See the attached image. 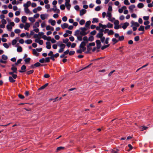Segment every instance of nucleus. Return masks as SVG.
I'll return each mask as SVG.
<instances>
[{
    "label": "nucleus",
    "mask_w": 153,
    "mask_h": 153,
    "mask_svg": "<svg viewBox=\"0 0 153 153\" xmlns=\"http://www.w3.org/2000/svg\"><path fill=\"white\" fill-rule=\"evenodd\" d=\"M11 70L13 71L15 73H17V68L16 67H12Z\"/></svg>",
    "instance_id": "obj_26"
},
{
    "label": "nucleus",
    "mask_w": 153,
    "mask_h": 153,
    "mask_svg": "<svg viewBox=\"0 0 153 153\" xmlns=\"http://www.w3.org/2000/svg\"><path fill=\"white\" fill-rule=\"evenodd\" d=\"M30 26V25L27 22H26L25 23V25L24 27V28L25 30H28V28Z\"/></svg>",
    "instance_id": "obj_15"
},
{
    "label": "nucleus",
    "mask_w": 153,
    "mask_h": 153,
    "mask_svg": "<svg viewBox=\"0 0 153 153\" xmlns=\"http://www.w3.org/2000/svg\"><path fill=\"white\" fill-rule=\"evenodd\" d=\"M33 72L34 70H32L26 72V73L28 75L32 74L33 73Z\"/></svg>",
    "instance_id": "obj_29"
},
{
    "label": "nucleus",
    "mask_w": 153,
    "mask_h": 153,
    "mask_svg": "<svg viewBox=\"0 0 153 153\" xmlns=\"http://www.w3.org/2000/svg\"><path fill=\"white\" fill-rule=\"evenodd\" d=\"M6 27L9 31H11V29H12V27L11 26V25H7Z\"/></svg>",
    "instance_id": "obj_27"
},
{
    "label": "nucleus",
    "mask_w": 153,
    "mask_h": 153,
    "mask_svg": "<svg viewBox=\"0 0 153 153\" xmlns=\"http://www.w3.org/2000/svg\"><path fill=\"white\" fill-rule=\"evenodd\" d=\"M124 3L126 5H129L130 4L128 0H125L124 1Z\"/></svg>",
    "instance_id": "obj_49"
},
{
    "label": "nucleus",
    "mask_w": 153,
    "mask_h": 153,
    "mask_svg": "<svg viewBox=\"0 0 153 153\" xmlns=\"http://www.w3.org/2000/svg\"><path fill=\"white\" fill-rule=\"evenodd\" d=\"M100 6H97L95 9V10L96 11H99L100 10Z\"/></svg>",
    "instance_id": "obj_57"
},
{
    "label": "nucleus",
    "mask_w": 153,
    "mask_h": 153,
    "mask_svg": "<svg viewBox=\"0 0 153 153\" xmlns=\"http://www.w3.org/2000/svg\"><path fill=\"white\" fill-rule=\"evenodd\" d=\"M30 58H28L25 59L24 61L26 63H27L30 62Z\"/></svg>",
    "instance_id": "obj_43"
},
{
    "label": "nucleus",
    "mask_w": 153,
    "mask_h": 153,
    "mask_svg": "<svg viewBox=\"0 0 153 153\" xmlns=\"http://www.w3.org/2000/svg\"><path fill=\"white\" fill-rule=\"evenodd\" d=\"M33 50V53L36 55V56H38L39 55V53H37L36 51V50L35 49H33L32 50Z\"/></svg>",
    "instance_id": "obj_37"
},
{
    "label": "nucleus",
    "mask_w": 153,
    "mask_h": 153,
    "mask_svg": "<svg viewBox=\"0 0 153 153\" xmlns=\"http://www.w3.org/2000/svg\"><path fill=\"white\" fill-rule=\"evenodd\" d=\"M96 43L97 44V48L98 49H100L101 46L100 41L98 39L96 41Z\"/></svg>",
    "instance_id": "obj_2"
},
{
    "label": "nucleus",
    "mask_w": 153,
    "mask_h": 153,
    "mask_svg": "<svg viewBox=\"0 0 153 153\" xmlns=\"http://www.w3.org/2000/svg\"><path fill=\"white\" fill-rule=\"evenodd\" d=\"M138 30L139 31H144V27L143 26L141 25L138 29Z\"/></svg>",
    "instance_id": "obj_22"
},
{
    "label": "nucleus",
    "mask_w": 153,
    "mask_h": 153,
    "mask_svg": "<svg viewBox=\"0 0 153 153\" xmlns=\"http://www.w3.org/2000/svg\"><path fill=\"white\" fill-rule=\"evenodd\" d=\"M140 39V37L139 36H135L134 38V40L135 41H138Z\"/></svg>",
    "instance_id": "obj_52"
},
{
    "label": "nucleus",
    "mask_w": 153,
    "mask_h": 153,
    "mask_svg": "<svg viewBox=\"0 0 153 153\" xmlns=\"http://www.w3.org/2000/svg\"><path fill=\"white\" fill-rule=\"evenodd\" d=\"M62 41L63 43L66 44L68 42L69 39L68 38H66L65 39H63Z\"/></svg>",
    "instance_id": "obj_45"
},
{
    "label": "nucleus",
    "mask_w": 153,
    "mask_h": 153,
    "mask_svg": "<svg viewBox=\"0 0 153 153\" xmlns=\"http://www.w3.org/2000/svg\"><path fill=\"white\" fill-rule=\"evenodd\" d=\"M83 40L84 41L88 43V39L87 36H85L83 37Z\"/></svg>",
    "instance_id": "obj_40"
},
{
    "label": "nucleus",
    "mask_w": 153,
    "mask_h": 153,
    "mask_svg": "<svg viewBox=\"0 0 153 153\" xmlns=\"http://www.w3.org/2000/svg\"><path fill=\"white\" fill-rule=\"evenodd\" d=\"M143 18L144 20L148 21L149 19V16H144Z\"/></svg>",
    "instance_id": "obj_60"
},
{
    "label": "nucleus",
    "mask_w": 153,
    "mask_h": 153,
    "mask_svg": "<svg viewBox=\"0 0 153 153\" xmlns=\"http://www.w3.org/2000/svg\"><path fill=\"white\" fill-rule=\"evenodd\" d=\"M91 22L90 21H88L86 22L85 26L86 27H89L90 25Z\"/></svg>",
    "instance_id": "obj_21"
},
{
    "label": "nucleus",
    "mask_w": 153,
    "mask_h": 153,
    "mask_svg": "<svg viewBox=\"0 0 153 153\" xmlns=\"http://www.w3.org/2000/svg\"><path fill=\"white\" fill-rule=\"evenodd\" d=\"M46 48L48 49H50L51 48V43L49 42H46Z\"/></svg>",
    "instance_id": "obj_11"
},
{
    "label": "nucleus",
    "mask_w": 153,
    "mask_h": 153,
    "mask_svg": "<svg viewBox=\"0 0 153 153\" xmlns=\"http://www.w3.org/2000/svg\"><path fill=\"white\" fill-rule=\"evenodd\" d=\"M109 31V32H108V35H113L114 34V32L113 30H110Z\"/></svg>",
    "instance_id": "obj_42"
},
{
    "label": "nucleus",
    "mask_w": 153,
    "mask_h": 153,
    "mask_svg": "<svg viewBox=\"0 0 153 153\" xmlns=\"http://www.w3.org/2000/svg\"><path fill=\"white\" fill-rule=\"evenodd\" d=\"M29 20L32 22H34L35 21V19L33 17H29Z\"/></svg>",
    "instance_id": "obj_47"
},
{
    "label": "nucleus",
    "mask_w": 153,
    "mask_h": 153,
    "mask_svg": "<svg viewBox=\"0 0 153 153\" xmlns=\"http://www.w3.org/2000/svg\"><path fill=\"white\" fill-rule=\"evenodd\" d=\"M94 40V37L92 36H90L88 38V41H89L90 42H92Z\"/></svg>",
    "instance_id": "obj_28"
},
{
    "label": "nucleus",
    "mask_w": 153,
    "mask_h": 153,
    "mask_svg": "<svg viewBox=\"0 0 153 153\" xmlns=\"http://www.w3.org/2000/svg\"><path fill=\"white\" fill-rule=\"evenodd\" d=\"M128 146L129 148V149L127 150L128 151H130L133 149L132 146L130 144H128Z\"/></svg>",
    "instance_id": "obj_55"
},
{
    "label": "nucleus",
    "mask_w": 153,
    "mask_h": 153,
    "mask_svg": "<svg viewBox=\"0 0 153 153\" xmlns=\"http://www.w3.org/2000/svg\"><path fill=\"white\" fill-rule=\"evenodd\" d=\"M65 147H63L59 146L57 148L56 152L59 151L63 149H64Z\"/></svg>",
    "instance_id": "obj_31"
},
{
    "label": "nucleus",
    "mask_w": 153,
    "mask_h": 153,
    "mask_svg": "<svg viewBox=\"0 0 153 153\" xmlns=\"http://www.w3.org/2000/svg\"><path fill=\"white\" fill-rule=\"evenodd\" d=\"M112 41L114 42L113 44L114 45L115 44H116V43H117L119 40H117V39H116L115 38H113L112 39Z\"/></svg>",
    "instance_id": "obj_48"
},
{
    "label": "nucleus",
    "mask_w": 153,
    "mask_h": 153,
    "mask_svg": "<svg viewBox=\"0 0 153 153\" xmlns=\"http://www.w3.org/2000/svg\"><path fill=\"white\" fill-rule=\"evenodd\" d=\"M60 8L62 10H64L65 8V6L64 4H62L60 6Z\"/></svg>",
    "instance_id": "obj_54"
},
{
    "label": "nucleus",
    "mask_w": 153,
    "mask_h": 153,
    "mask_svg": "<svg viewBox=\"0 0 153 153\" xmlns=\"http://www.w3.org/2000/svg\"><path fill=\"white\" fill-rule=\"evenodd\" d=\"M26 68V66L25 65H23L21 68L22 70H19V72L20 73H23L25 72L26 71L25 69Z\"/></svg>",
    "instance_id": "obj_5"
},
{
    "label": "nucleus",
    "mask_w": 153,
    "mask_h": 153,
    "mask_svg": "<svg viewBox=\"0 0 153 153\" xmlns=\"http://www.w3.org/2000/svg\"><path fill=\"white\" fill-rule=\"evenodd\" d=\"M3 46L6 48H9V46L7 43H4L3 44Z\"/></svg>",
    "instance_id": "obj_63"
},
{
    "label": "nucleus",
    "mask_w": 153,
    "mask_h": 153,
    "mask_svg": "<svg viewBox=\"0 0 153 153\" xmlns=\"http://www.w3.org/2000/svg\"><path fill=\"white\" fill-rule=\"evenodd\" d=\"M2 59L4 60H6L8 59L7 56L3 54L1 56Z\"/></svg>",
    "instance_id": "obj_30"
},
{
    "label": "nucleus",
    "mask_w": 153,
    "mask_h": 153,
    "mask_svg": "<svg viewBox=\"0 0 153 153\" xmlns=\"http://www.w3.org/2000/svg\"><path fill=\"white\" fill-rule=\"evenodd\" d=\"M97 32L95 30H94L93 31L91 32L90 33L92 35H94Z\"/></svg>",
    "instance_id": "obj_61"
},
{
    "label": "nucleus",
    "mask_w": 153,
    "mask_h": 153,
    "mask_svg": "<svg viewBox=\"0 0 153 153\" xmlns=\"http://www.w3.org/2000/svg\"><path fill=\"white\" fill-rule=\"evenodd\" d=\"M87 49L88 50V51H90L92 49L91 47V46H89V45H87Z\"/></svg>",
    "instance_id": "obj_56"
},
{
    "label": "nucleus",
    "mask_w": 153,
    "mask_h": 153,
    "mask_svg": "<svg viewBox=\"0 0 153 153\" xmlns=\"http://www.w3.org/2000/svg\"><path fill=\"white\" fill-rule=\"evenodd\" d=\"M44 65H41V64L39 62H37L34 64V66H35V67H39L40 66H43Z\"/></svg>",
    "instance_id": "obj_20"
},
{
    "label": "nucleus",
    "mask_w": 153,
    "mask_h": 153,
    "mask_svg": "<svg viewBox=\"0 0 153 153\" xmlns=\"http://www.w3.org/2000/svg\"><path fill=\"white\" fill-rule=\"evenodd\" d=\"M1 23L3 25L6 24L7 23V22L5 19H3L1 20Z\"/></svg>",
    "instance_id": "obj_64"
},
{
    "label": "nucleus",
    "mask_w": 153,
    "mask_h": 153,
    "mask_svg": "<svg viewBox=\"0 0 153 153\" xmlns=\"http://www.w3.org/2000/svg\"><path fill=\"white\" fill-rule=\"evenodd\" d=\"M62 20L64 22H66L67 20V18L66 16H64L62 18Z\"/></svg>",
    "instance_id": "obj_62"
},
{
    "label": "nucleus",
    "mask_w": 153,
    "mask_h": 153,
    "mask_svg": "<svg viewBox=\"0 0 153 153\" xmlns=\"http://www.w3.org/2000/svg\"><path fill=\"white\" fill-rule=\"evenodd\" d=\"M80 31L79 30H77L75 31L74 35L75 36H76L77 35L80 34Z\"/></svg>",
    "instance_id": "obj_51"
},
{
    "label": "nucleus",
    "mask_w": 153,
    "mask_h": 153,
    "mask_svg": "<svg viewBox=\"0 0 153 153\" xmlns=\"http://www.w3.org/2000/svg\"><path fill=\"white\" fill-rule=\"evenodd\" d=\"M48 85V83L45 84L44 85L42 86L41 87L39 88V90H41L44 89Z\"/></svg>",
    "instance_id": "obj_17"
},
{
    "label": "nucleus",
    "mask_w": 153,
    "mask_h": 153,
    "mask_svg": "<svg viewBox=\"0 0 153 153\" xmlns=\"http://www.w3.org/2000/svg\"><path fill=\"white\" fill-rule=\"evenodd\" d=\"M144 6V5L142 3H139L137 5V7L139 8H143Z\"/></svg>",
    "instance_id": "obj_23"
},
{
    "label": "nucleus",
    "mask_w": 153,
    "mask_h": 153,
    "mask_svg": "<svg viewBox=\"0 0 153 153\" xmlns=\"http://www.w3.org/2000/svg\"><path fill=\"white\" fill-rule=\"evenodd\" d=\"M98 22V19L96 18H94L93 19L92 23H94L95 22L97 23Z\"/></svg>",
    "instance_id": "obj_34"
},
{
    "label": "nucleus",
    "mask_w": 153,
    "mask_h": 153,
    "mask_svg": "<svg viewBox=\"0 0 153 153\" xmlns=\"http://www.w3.org/2000/svg\"><path fill=\"white\" fill-rule=\"evenodd\" d=\"M129 25V23L127 22H126L124 23L123 25L122 26V28H123V29H125Z\"/></svg>",
    "instance_id": "obj_8"
},
{
    "label": "nucleus",
    "mask_w": 153,
    "mask_h": 153,
    "mask_svg": "<svg viewBox=\"0 0 153 153\" xmlns=\"http://www.w3.org/2000/svg\"><path fill=\"white\" fill-rule=\"evenodd\" d=\"M87 43V42H86L84 41L82 42L79 45V47H80V46H85L86 45V44Z\"/></svg>",
    "instance_id": "obj_32"
},
{
    "label": "nucleus",
    "mask_w": 153,
    "mask_h": 153,
    "mask_svg": "<svg viewBox=\"0 0 153 153\" xmlns=\"http://www.w3.org/2000/svg\"><path fill=\"white\" fill-rule=\"evenodd\" d=\"M124 39V37L123 36H119V37L118 40L119 41H123Z\"/></svg>",
    "instance_id": "obj_41"
},
{
    "label": "nucleus",
    "mask_w": 153,
    "mask_h": 153,
    "mask_svg": "<svg viewBox=\"0 0 153 153\" xmlns=\"http://www.w3.org/2000/svg\"><path fill=\"white\" fill-rule=\"evenodd\" d=\"M119 150L118 149H114L112 150L111 151L112 153H118Z\"/></svg>",
    "instance_id": "obj_35"
},
{
    "label": "nucleus",
    "mask_w": 153,
    "mask_h": 153,
    "mask_svg": "<svg viewBox=\"0 0 153 153\" xmlns=\"http://www.w3.org/2000/svg\"><path fill=\"white\" fill-rule=\"evenodd\" d=\"M25 43H26L29 44L31 43L32 42V41L31 39H27L25 41Z\"/></svg>",
    "instance_id": "obj_33"
},
{
    "label": "nucleus",
    "mask_w": 153,
    "mask_h": 153,
    "mask_svg": "<svg viewBox=\"0 0 153 153\" xmlns=\"http://www.w3.org/2000/svg\"><path fill=\"white\" fill-rule=\"evenodd\" d=\"M31 2L30 1H27L26 3L24 4H23V6L25 7V9L28 8V7L30 6Z\"/></svg>",
    "instance_id": "obj_3"
},
{
    "label": "nucleus",
    "mask_w": 153,
    "mask_h": 153,
    "mask_svg": "<svg viewBox=\"0 0 153 153\" xmlns=\"http://www.w3.org/2000/svg\"><path fill=\"white\" fill-rule=\"evenodd\" d=\"M39 22H36L34 24V25L33 26V28H35L36 27H39Z\"/></svg>",
    "instance_id": "obj_16"
},
{
    "label": "nucleus",
    "mask_w": 153,
    "mask_h": 153,
    "mask_svg": "<svg viewBox=\"0 0 153 153\" xmlns=\"http://www.w3.org/2000/svg\"><path fill=\"white\" fill-rule=\"evenodd\" d=\"M51 10L53 11L54 12H56L57 13H59L60 12V10L59 9L57 8L56 6H53V8L51 9L50 11Z\"/></svg>",
    "instance_id": "obj_4"
},
{
    "label": "nucleus",
    "mask_w": 153,
    "mask_h": 153,
    "mask_svg": "<svg viewBox=\"0 0 153 153\" xmlns=\"http://www.w3.org/2000/svg\"><path fill=\"white\" fill-rule=\"evenodd\" d=\"M85 20L84 19L81 20L79 22V24L81 25H83L85 23Z\"/></svg>",
    "instance_id": "obj_46"
},
{
    "label": "nucleus",
    "mask_w": 153,
    "mask_h": 153,
    "mask_svg": "<svg viewBox=\"0 0 153 153\" xmlns=\"http://www.w3.org/2000/svg\"><path fill=\"white\" fill-rule=\"evenodd\" d=\"M27 19V17L26 16H23L22 17V21L23 23H26Z\"/></svg>",
    "instance_id": "obj_13"
},
{
    "label": "nucleus",
    "mask_w": 153,
    "mask_h": 153,
    "mask_svg": "<svg viewBox=\"0 0 153 153\" xmlns=\"http://www.w3.org/2000/svg\"><path fill=\"white\" fill-rule=\"evenodd\" d=\"M86 12V10L83 9L80 11L79 15L80 16H82Z\"/></svg>",
    "instance_id": "obj_6"
},
{
    "label": "nucleus",
    "mask_w": 153,
    "mask_h": 153,
    "mask_svg": "<svg viewBox=\"0 0 153 153\" xmlns=\"http://www.w3.org/2000/svg\"><path fill=\"white\" fill-rule=\"evenodd\" d=\"M22 60V59H19L15 63V65H17L18 64L20 63L21 62Z\"/></svg>",
    "instance_id": "obj_39"
},
{
    "label": "nucleus",
    "mask_w": 153,
    "mask_h": 153,
    "mask_svg": "<svg viewBox=\"0 0 153 153\" xmlns=\"http://www.w3.org/2000/svg\"><path fill=\"white\" fill-rule=\"evenodd\" d=\"M80 29L81 30V31L80 32V34L82 36H85L88 34V33L85 32V31L87 30L85 27H81L80 28Z\"/></svg>",
    "instance_id": "obj_1"
},
{
    "label": "nucleus",
    "mask_w": 153,
    "mask_h": 153,
    "mask_svg": "<svg viewBox=\"0 0 153 153\" xmlns=\"http://www.w3.org/2000/svg\"><path fill=\"white\" fill-rule=\"evenodd\" d=\"M45 62H50V57H47L45 58Z\"/></svg>",
    "instance_id": "obj_50"
},
{
    "label": "nucleus",
    "mask_w": 153,
    "mask_h": 153,
    "mask_svg": "<svg viewBox=\"0 0 153 153\" xmlns=\"http://www.w3.org/2000/svg\"><path fill=\"white\" fill-rule=\"evenodd\" d=\"M15 32L16 33H19L21 32V30L19 29H16L14 30Z\"/></svg>",
    "instance_id": "obj_58"
},
{
    "label": "nucleus",
    "mask_w": 153,
    "mask_h": 153,
    "mask_svg": "<svg viewBox=\"0 0 153 153\" xmlns=\"http://www.w3.org/2000/svg\"><path fill=\"white\" fill-rule=\"evenodd\" d=\"M106 16L108 17L109 18L108 19L109 21H111V22L113 21V20H111L110 19L111 17V13L109 12H107Z\"/></svg>",
    "instance_id": "obj_14"
},
{
    "label": "nucleus",
    "mask_w": 153,
    "mask_h": 153,
    "mask_svg": "<svg viewBox=\"0 0 153 153\" xmlns=\"http://www.w3.org/2000/svg\"><path fill=\"white\" fill-rule=\"evenodd\" d=\"M75 53V52L74 51H69V54L70 56H71L74 54Z\"/></svg>",
    "instance_id": "obj_53"
},
{
    "label": "nucleus",
    "mask_w": 153,
    "mask_h": 153,
    "mask_svg": "<svg viewBox=\"0 0 153 153\" xmlns=\"http://www.w3.org/2000/svg\"><path fill=\"white\" fill-rule=\"evenodd\" d=\"M48 16V15L47 14H42L40 15V17L42 20H45L46 18Z\"/></svg>",
    "instance_id": "obj_9"
},
{
    "label": "nucleus",
    "mask_w": 153,
    "mask_h": 153,
    "mask_svg": "<svg viewBox=\"0 0 153 153\" xmlns=\"http://www.w3.org/2000/svg\"><path fill=\"white\" fill-rule=\"evenodd\" d=\"M68 24L65 23H63V25H61V27L63 29L68 27Z\"/></svg>",
    "instance_id": "obj_12"
},
{
    "label": "nucleus",
    "mask_w": 153,
    "mask_h": 153,
    "mask_svg": "<svg viewBox=\"0 0 153 153\" xmlns=\"http://www.w3.org/2000/svg\"><path fill=\"white\" fill-rule=\"evenodd\" d=\"M17 52H22V47L21 46L18 47L17 49Z\"/></svg>",
    "instance_id": "obj_36"
},
{
    "label": "nucleus",
    "mask_w": 153,
    "mask_h": 153,
    "mask_svg": "<svg viewBox=\"0 0 153 153\" xmlns=\"http://www.w3.org/2000/svg\"><path fill=\"white\" fill-rule=\"evenodd\" d=\"M103 33H98L96 35V37L97 38H100L103 36Z\"/></svg>",
    "instance_id": "obj_24"
},
{
    "label": "nucleus",
    "mask_w": 153,
    "mask_h": 153,
    "mask_svg": "<svg viewBox=\"0 0 153 153\" xmlns=\"http://www.w3.org/2000/svg\"><path fill=\"white\" fill-rule=\"evenodd\" d=\"M113 27V25L111 23L108 22L107 24V27L109 28H111Z\"/></svg>",
    "instance_id": "obj_38"
},
{
    "label": "nucleus",
    "mask_w": 153,
    "mask_h": 153,
    "mask_svg": "<svg viewBox=\"0 0 153 153\" xmlns=\"http://www.w3.org/2000/svg\"><path fill=\"white\" fill-rule=\"evenodd\" d=\"M48 22L49 23H50L53 26H54L55 25L56 23L55 20H52L51 19L49 20Z\"/></svg>",
    "instance_id": "obj_10"
},
{
    "label": "nucleus",
    "mask_w": 153,
    "mask_h": 153,
    "mask_svg": "<svg viewBox=\"0 0 153 153\" xmlns=\"http://www.w3.org/2000/svg\"><path fill=\"white\" fill-rule=\"evenodd\" d=\"M131 23L132 24L131 27H132V25H134L135 26V27H137L140 25L137 22H135L133 21H132L131 22Z\"/></svg>",
    "instance_id": "obj_7"
},
{
    "label": "nucleus",
    "mask_w": 153,
    "mask_h": 153,
    "mask_svg": "<svg viewBox=\"0 0 153 153\" xmlns=\"http://www.w3.org/2000/svg\"><path fill=\"white\" fill-rule=\"evenodd\" d=\"M65 6L67 7V8L68 10H70V8L71 6V5L70 4H65Z\"/></svg>",
    "instance_id": "obj_44"
},
{
    "label": "nucleus",
    "mask_w": 153,
    "mask_h": 153,
    "mask_svg": "<svg viewBox=\"0 0 153 153\" xmlns=\"http://www.w3.org/2000/svg\"><path fill=\"white\" fill-rule=\"evenodd\" d=\"M99 26H100V27H101L103 29H105L107 27V25H102L100 23L99 24Z\"/></svg>",
    "instance_id": "obj_18"
},
{
    "label": "nucleus",
    "mask_w": 153,
    "mask_h": 153,
    "mask_svg": "<svg viewBox=\"0 0 153 153\" xmlns=\"http://www.w3.org/2000/svg\"><path fill=\"white\" fill-rule=\"evenodd\" d=\"M9 80L10 82L12 83H13L15 82V80L13 79V78L11 76H9Z\"/></svg>",
    "instance_id": "obj_19"
},
{
    "label": "nucleus",
    "mask_w": 153,
    "mask_h": 153,
    "mask_svg": "<svg viewBox=\"0 0 153 153\" xmlns=\"http://www.w3.org/2000/svg\"><path fill=\"white\" fill-rule=\"evenodd\" d=\"M135 7V6L134 4H132L129 6L128 8L130 10H132Z\"/></svg>",
    "instance_id": "obj_25"
},
{
    "label": "nucleus",
    "mask_w": 153,
    "mask_h": 153,
    "mask_svg": "<svg viewBox=\"0 0 153 153\" xmlns=\"http://www.w3.org/2000/svg\"><path fill=\"white\" fill-rule=\"evenodd\" d=\"M17 42V40L16 39H13L12 40V44L13 45H15Z\"/></svg>",
    "instance_id": "obj_59"
}]
</instances>
